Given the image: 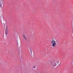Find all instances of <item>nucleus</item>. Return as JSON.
Wrapping results in <instances>:
<instances>
[{"label": "nucleus", "mask_w": 73, "mask_h": 73, "mask_svg": "<svg viewBox=\"0 0 73 73\" xmlns=\"http://www.w3.org/2000/svg\"><path fill=\"white\" fill-rule=\"evenodd\" d=\"M58 42V41L57 40H53L51 41V43L52 47H55L56 46V44Z\"/></svg>", "instance_id": "nucleus-1"}, {"label": "nucleus", "mask_w": 73, "mask_h": 73, "mask_svg": "<svg viewBox=\"0 0 73 73\" xmlns=\"http://www.w3.org/2000/svg\"><path fill=\"white\" fill-rule=\"evenodd\" d=\"M59 63H60V61H58L57 62V64H58V65H59V66H60V64H59Z\"/></svg>", "instance_id": "nucleus-6"}, {"label": "nucleus", "mask_w": 73, "mask_h": 73, "mask_svg": "<svg viewBox=\"0 0 73 73\" xmlns=\"http://www.w3.org/2000/svg\"><path fill=\"white\" fill-rule=\"evenodd\" d=\"M5 28H6V30H5L6 35H7L8 33V30H7L8 29V26H6V27L5 26Z\"/></svg>", "instance_id": "nucleus-3"}, {"label": "nucleus", "mask_w": 73, "mask_h": 73, "mask_svg": "<svg viewBox=\"0 0 73 73\" xmlns=\"http://www.w3.org/2000/svg\"><path fill=\"white\" fill-rule=\"evenodd\" d=\"M2 3H3V2H2V0H1V1H0V4H1Z\"/></svg>", "instance_id": "nucleus-8"}, {"label": "nucleus", "mask_w": 73, "mask_h": 73, "mask_svg": "<svg viewBox=\"0 0 73 73\" xmlns=\"http://www.w3.org/2000/svg\"><path fill=\"white\" fill-rule=\"evenodd\" d=\"M0 6H2V5L0 4Z\"/></svg>", "instance_id": "nucleus-9"}, {"label": "nucleus", "mask_w": 73, "mask_h": 73, "mask_svg": "<svg viewBox=\"0 0 73 73\" xmlns=\"http://www.w3.org/2000/svg\"><path fill=\"white\" fill-rule=\"evenodd\" d=\"M50 65L51 66H56V65H57V64H56V63L55 62H53L51 61H50Z\"/></svg>", "instance_id": "nucleus-2"}, {"label": "nucleus", "mask_w": 73, "mask_h": 73, "mask_svg": "<svg viewBox=\"0 0 73 73\" xmlns=\"http://www.w3.org/2000/svg\"><path fill=\"white\" fill-rule=\"evenodd\" d=\"M29 48L30 50V52L31 53V56H32V55H33V54L32 53V49L30 47H29Z\"/></svg>", "instance_id": "nucleus-4"}, {"label": "nucleus", "mask_w": 73, "mask_h": 73, "mask_svg": "<svg viewBox=\"0 0 73 73\" xmlns=\"http://www.w3.org/2000/svg\"><path fill=\"white\" fill-rule=\"evenodd\" d=\"M36 66H33V68L34 69H36Z\"/></svg>", "instance_id": "nucleus-7"}, {"label": "nucleus", "mask_w": 73, "mask_h": 73, "mask_svg": "<svg viewBox=\"0 0 73 73\" xmlns=\"http://www.w3.org/2000/svg\"><path fill=\"white\" fill-rule=\"evenodd\" d=\"M23 37L25 39V40H27V36H26L25 34H23Z\"/></svg>", "instance_id": "nucleus-5"}]
</instances>
